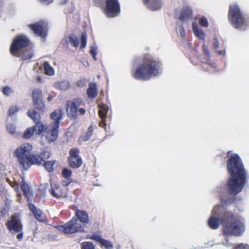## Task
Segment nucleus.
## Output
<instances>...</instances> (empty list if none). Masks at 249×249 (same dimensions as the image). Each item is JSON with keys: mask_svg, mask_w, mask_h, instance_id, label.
<instances>
[{"mask_svg": "<svg viewBox=\"0 0 249 249\" xmlns=\"http://www.w3.org/2000/svg\"><path fill=\"white\" fill-rule=\"evenodd\" d=\"M233 218L231 212L225 210L221 206H215L208 220V225L213 229H217L221 223L223 225V232L226 243H223L225 247H230L232 245L233 235Z\"/></svg>", "mask_w": 249, "mask_h": 249, "instance_id": "obj_1", "label": "nucleus"}, {"mask_svg": "<svg viewBox=\"0 0 249 249\" xmlns=\"http://www.w3.org/2000/svg\"><path fill=\"white\" fill-rule=\"evenodd\" d=\"M161 73V68L159 61L151 56H146L141 64L136 69L133 76L139 80H148Z\"/></svg>", "mask_w": 249, "mask_h": 249, "instance_id": "obj_2", "label": "nucleus"}, {"mask_svg": "<svg viewBox=\"0 0 249 249\" xmlns=\"http://www.w3.org/2000/svg\"><path fill=\"white\" fill-rule=\"evenodd\" d=\"M249 176L241 159L234 153V204L236 200L235 196L241 192L248 182Z\"/></svg>", "mask_w": 249, "mask_h": 249, "instance_id": "obj_3", "label": "nucleus"}, {"mask_svg": "<svg viewBox=\"0 0 249 249\" xmlns=\"http://www.w3.org/2000/svg\"><path fill=\"white\" fill-rule=\"evenodd\" d=\"M29 43V40L24 35L17 36L14 39L10 48V53L13 55L20 57L21 56L23 60H28L32 57L33 54L31 51H28L21 54V50L27 47Z\"/></svg>", "mask_w": 249, "mask_h": 249, "instance_id": "obj_4", "label": "nucleus"}, {"mask_svg": "<svg viewBox=\"0 0 249 249\" xmlns=\"http://www.w3.org/2000/svg\"><path fill=\"white\" fill-rule=\"evenodd\" d=\"M33 150L32 145L29 143H24L17 147L13 153L14 157L25 170L29 169L30 158Z\"/></svg>", "mask_w": 249, "mask_h": 249, "instance_id": "obj_5", "label": "nucleus"}, {"mask_svg": "<svg viewBox=\"0 0 249 249\" xmlns=\"http://www.w3.org/2000/svg\"><path fill=\"white\" fill-rule=\"evenodd\" d=\"M56 228L59 231L67 234L84 231V227L78 222V220L75 217H73L63 225L57 226Z\"/></svg>", "mask_w": 249, "mask_h": 249, "instance_id": "obj_6", "label": "nucleus"}, {"mask_svg": "<svg viewBox=\"0 0 249 249\" xmlns=\"http://www.w3.org/2000/svg\"><path fill=\"white\" fill-rule=\"evenodd\" d=\"M249 27V19L242 13L238 6L234 5V27L241 31Z\"/></svg>", "mask_w": 249, "mask_h": 249, "instance_id": "obj_7", "label": "nucleus"}, {"mask_svg": "<svg viewBox=\"0 0 249 249\" xmlns=\"http://www.w3.org/2000/svg\"><path fill=\"white\" fill-rule=\"evenodd\" d=\"M227 169L230 177L228 180L225 190L228 193L233 194V154L232 151L228 153Z\"/></svg>", "mask_w": 249, "mask_h": 249, "instance_id": "obj_8", "label": "nucleus"}, {"mask_svg": "<svg viewBox=\"0 0 249 249\" xmlns=\"http://www.w3.org/2000/svg\"><path fill=\"white\" fill-rule=\"evenodd\" d=\"M120 11V5L117 0H106V6L104 9V13L107 18L115 17Z\"/></svg>", "mask_w": 249, "mask_h": 249, "instance_id": "obj_9", "label": "nucleus"}, {"mask_svg": "<svg viewBox=\"0 0 249 249\" xmlns=\"http://www.w3.org/2000/svg\"><path fill=\"white\" fill-rule=\"evenodd\" d=\"M33 104L37 109L43 110L45 107V104L43 100L42 90L39 89H35L32 93Z\"/></svg>", "mask_w": 249, "mask_h": 249, "instance_id": "obj_10", "label": "nucleus"}, {"mask_svg": "<svg viewBox=\"0 0 249 249\" xmlns=\"http://www.w3.org/2000/svg\"><path fill=\"white\" fill-rule=\"evenodd\" d=\"M58 123L51 124L45 129L44 137L45 140L48 142H51L55 140L58 137Z\"/></svg>", "mask_w": 249, "mask_h": 249, "instance_id": "obj_11", "label": "nucleus"}, {"mask_svg": "<svg viewBox=\"0 0 249 249\" xmlns=\"http://www.w3.org/2000/svg\"><path fill=\"white\" fill-rule=\"evenodd\" d=\"M6 225L11 232H20L22 230V225L18 214L13 215L11 219L8 221Z\"/></svg>", "mask_w": 249, "mask_h": 249, "instance_id": "obj_12", "label": "nucleus"}, {"mask_svg": "<svg viewBox=\"0 0 249 249\" xmlns=\"http://www.w3.org/2000/svg\"><path fill=\"white\" fill-rule=\"evenodd\" d=\"M81 103L82 99L80 98L75 99L67 102L66 111L69 117L74 118L77 116L78 107Z\"/></svg>", "mask_w": 249, "mask_h": 249, "instance_id": "obj_13", "label": "nucleus"}, {"mask_svg": "<svg viewBox=\"0 0 249 249\" xmlns=\"http://www.w3.org/2000/svg\"><path fill=\"white\" fill-rule=\"evenodd\" d=\"M28 26L38 36L41 38H45L46 36L47 35V26L45 22H41L29 24Z\"/></svg>", "mask_w": 249, "mask_h": 249, "instance_id": "obj_14", "label": "nucleus"}, {"mask_svg": "<svg viewBox=\"0 0 249 249\" xmlns=\"http://www.w3.org/2000/svg\"><path fill=\"white\" fill-rule=\"evenodd\" d=\"M50 193L53 196L57 198H64L68 195L67 188L56 184H51Z\"/></svg>", "mask_w": 249, "mask_h": 249, "instance_id": "obj_15", "label": "nucleus"}, {"mask_svg": "<svg viewBox=\"0 0 249 249\" xmlns=\"http://www.w3.org/2000/svg\"><path fill=\"white\" fill-rule=\"evenodd\" d=\"M69 165L73 168H79L82 163V160L79 156V151L77 149H72L70 151Z\"/></svg>", "mask_w": 249, "mask_h": 249, "instance_id": "obj_16", "label": "nucleus"}, {"mask_svg": "<svg viewBox=\"0 0 249 249\" xmlns=\"http://www.w3.org/2000/svg\"><path fill=\"white\" fill-rule=\"evenodd\" d=\"M245 229L244 219L240 217H234V236H240L243 235Z\"/></svg>", "mask_w": 249, "mask_h": 249, "instance_id": "obj_17", "label": "nucleus"}, {"mask_svg": "<svg viewBox=\"0 0 249 249\" xmlns=\"http://www.w3.org/2000/svg\"><path fill=\"white\" fill-rule=\"evenodd\" d=\"M29 206L30 210L33 213L35 218L38 221L40 222H44L45 220V216L40 210L37 209L35 206L32 204H29Z\"/></svg>", "mask_w": 249, "mask_h": 249, "instance_id": "obj_18", "label": "nucleus"}, {"mask_svg": "<svg viewBox=\"0 0 249 249\" xmlns=\"http://www.w3.org/2000/svg\"><path fill=\"white\" fill-rule=\"evenodd\" d=\"M145 4L150 10L158 11L161 8L162 2L161 0H150Z\"/></svg>", "mask_w": 249, "mask_h": 249, "instance_id": "obj_19", "label": "nucleus"}, {"mask_svg": "<svg viewBox=\"0 0 249 249\" xmlns=\"http://www.w3.org/2000/svg\"><path fill=\"white\" fill-rule=\"evenodd\" d=\"M75 216H77V219H79L80 221L84 224H88L89 221V217L88 213L82 210H78L75 212Z\"/></svg>", "mask_w": 249, "mask_h": 249, "instance_id": "obj_20", "label": "nucleus"}, {"mask_svg": "<svg viewBox=\"0 0 249 249\" xmlns=\"http://www.w3.org/2000/svg\"><path fill=\"white\" fill-rule=\"evenodd\" d=\"M108 110V107L106 105L102 104L99 105V115L102 119V121L100 123L101 127H104L105 125L104 121L106 118V115Z\"/></svg>", "mask_w": 249, "mask_h": 249, "instance_id": "obj_21", "label": "nucleus"}, {"mask_svg": "<svg viewBox=\"0 0 249 249\" xmlns=\"http://www.w3.org/2000/svg\"><path fill=\"white\" fill-rule=\"evenodd\" d=\"M192 29L194 34L197 38L201 40L205 39V34L201 28L198 27L196 23H192Z\"/></svg>", "mask_w": 249, "mask_h": 249, "instance_id": "obj_22", "label": "nucleus"}, {"mask_svg": "<svg viewBox=\"0 0 249 249\" xmlns=\"http://www.w3.org/2000/svg\"><path fill=\"white\" fill-rule=\"evenodd\" d=\"M63 116V110L61 109H57L52 112L50 115V118L54 122L52 124H54L56 122L58 123V127L60 121L62 119Z\"/></svg>", "mask_w": 249, "mask_h": 249, "instance_id": "obj_23", "label": "nucleus"}, {"mask_svg": "<svg viewBox=\"0 0 249 249\" xmlns=\"http://www.w3.org/2000/svg\"><path fill=\"white\" fill-rule=\"evenodd\" d=\"M54 87L60 90H66L70 87V83L68 80H62L54 83Z\"/></svg>", "mask_w": 249, "mask_h": 249, "instance_id": "obj_24", "label": "nucleus"}, {"mask_svg": "<svg viewBox=\"0 0 249 249\" xmlns=\"http://www.w3.org/2000/svg\"><path fill=\"white\" fill-rule=\"evenodd\" d=\"M88 97L90 98H94L97 95V86L95 83H91L89 85L87 90Z\"/></svg>", "mask_w": 249, "mask_h": 249, "instance_id": "obj_25", "label": "nucleus"}, {"mask_svg": "<svg viewBox=\"0 0 249 249\" xmlns=\"http://www.w3.org/2000/svg\"><path fill=\"white\" fill-rule=\"evenodd\" d=\"M43 159H42L40 154H31V158L30 159V163L29 165V168L33 164H42L44 162Z\"/></svg>", "mask_w": 249, "mask_h": 249, "instance_id": "obj_26", "label": "nucleus"}, {"mask_svg": "<svg viewBox=\"0 0 249 249\" xmlns=\"http://www.w3.org/2000/svg\"><path fill=\"white\" fill-rule=\"evenodd\" d=\"M192 15V10L190 8L183 9L180 14V19L182 21L187 20L190 18Z\"/></svg>", "mask_w": 249, "mask_h": 249, "instance_id": "obj_27", "label": "nucleus"}, {"mask_svg": "<svg viewBox=\"0 0 249 249\" xmlns=\"http://www.w3.org/2000/svg\"><path fill=\"white\" fill-rule=\"evenodd\" d=\"M27 115L33 120L35 124L40 122L41 116L40 114L33 109L29 110L27 112Z\"/></svg>", "mask_w": 249, "mask_h": 249, "instance_id": "obj_28", "label": "nucleus"}, {"mask_svg": "<svg viewBox=\"0 0 249 249\" xmlns=\"http://www.w3.org/2000/svg\"><path fill=\"white\" fill-rule=\"evenodd\" d=\"M21 188L28 200L32 197V192L31 191L28 185L25 182H22V184L21 185Z\"/></svg>", "mask_w": 249, "mask_h": 249, "instance_id": "obj_29", "label": "nucleus"}, {"mask_svg": "<svg viewBox=\"0 0 249 249\" xmlns=\"http://www.w3.org/2000/svg\"><path fill=\"white\" fill-rule=\"evenodd\" d=\"M44 73L48 75L53 76L54 74V69L49 64L48 62L45 61L43 64Z\"/></svg>", "mask_w": 249, "mask_h": 249, "instance_id": "obj_30", "label": "nucleus"}, {"mask_svg": "<svg viewBox=\"0 0 249 249\" xmlns=\"http://www.w3.org/2000/svg\"><path fill=\"white\" fill-rule=\"evenodd\" d=\"M35 133L36 134L40 135L44 131L45 126L41 122L36 123L35 126L33 127Z\"/></svg>", "mask_w": 249, "mask_h": 249, "instance_id": "obj_31", "label": "nucleus"}, {"mask_svg": "<svg viewBox=\"0 0 249 249\" xmlns=\"http://www.w3.org/2000/svg\"><path fill=\"white\" fill-rule=\"evenodd\" d=\"M67 42L71 44L74 47L79 45V40L78 38L74 36H70L67 38Z\"/></svg>", "mask_w": 249, "mask_h": 249, "instance_id": "obj_32", "label": "nucleus"}, {"mask_svg": "<svg viewBox=\"0 0 249 249\" xmlns=\"http://www.w3.org/2000/svg\"><path fill=\"white\" fill-rule=\"evenodd\" d=\"M86 238L88 239L93 240L99 243H100L102 240L103 239L101 236H100V235H99L96 233H94L91 235V234L87 235Z\"/></svg>", "mask_w": 249, "mask_h": 249, "instance_id": "obj_33", "label": "nucleus"}, {"mask_svg": "<svg viewBox=\"0 0 249 249\" xmlns=\"http://www.w3.org/2000/svg\"><path fill=\"white\" fill-rule=\"evenodd\" d=\"M6 130L8 133L11 135L16 134V128L15 125L12 123H9L6 125Z\"/></svg>", "mask_w": 249, "mask_h": 249, "instance_id": "obj_34", "label": "nucleus"}, {"mask_svg": "<svg viewBox=\"0 0 249 249\" xmlns=\"http://www.w3.org/2000/svg\"><path fill=\"white\" fill-rule=\"evenodd\" d=\"M55 163V161L53 160L48 161L47 162L44 161L43 163L44 165L45 168L48 172H51L53 170V166Z\"/></svg>", "mask_w": 249, "mask_h": 249, "instance_id": "obj_35", "label": "nucleus"}, {"mask_svg": "<svg viewBox=\"0 0 249 249\" xmlns=\"http://www.w3.org/2000/svg\"><path fill=\"white\" fill-rule=\"evenodd\" d=\"M100 244L104 246L106 249H112L113 248V245L111 242L107 240L103 239Z\"/></svg>", "mask_w": 249, "mask_h": 249, "instance_id": "obj_36", "label": "nucleus"}, {"mask_svg": "<svg viewBox=\"0 0 249 249\" xmlns=\"http://www.w3.org/2000/svg\"><path fill=\"white\" fill-rule=\"evenodd\" d=\"M35 133L33 127L28 128L24 132L23 137L25 139H29Z\"/></svg>", "mask_w": 249, "mask_h": 249, "instance_id": "obj_37", "label": "nucleus"}, {"mask_svg": "<svg viewBox=\"0 0 249 249\" xmlns=\"http://www.w3.org/2000/svg\"><path fill=\"white\" fill-rule=\"evenodd\" d=\"M82 249H95V246L92 242H85L81 244Z\"/></svg>", "mask_w": 249, "mask_h": 249, "instance_id": "obj_38", "label": "nucleus"}, {"mask_svg": "<svg viewBox=\"0 0 249 249\" xmlns=\"http://www.w3.org/2000/svg\"><path fill=\"white\" fill-rule=\"evenodd\" d=\"M87 45V34L86 32L82 33L81 36V48H84Z\"/></svg>", "mask_w": 249, "mask_h": 249, "instance_id": "obj_39", "label": "nucleus"}, {"mask_svg": "<svg viewBox=\"0 0 249 249\" xmlns=\"http://www.w3.org/2000/svg\"><path fill=\"white\" fill-rule=\"evenodd\" d=\"M93 131V128L91 126H89L88 128V131L86 133V135L82 137H81V139L84 141H88L89 138L90 137V136L92 135Z\"/></svg>", "mask_w": 249, "mask_h": 249, "instance_id": "obj_40", "label": "nucleus"}, {"mask_svg": "<svg viewBox=\"0 0 249 249\" xmlns=\"http://www.w3.org/2000/svg\"><path fill=\"white\" fill-rule=\"evenodd\" d=\"M204 68L208 69L209 71H214L216 69V65L214 63L208 62L204 65Z\"/></svg>", "mask_w": 249, "mask_h": 249, "instance_id": "obj_41", "label": "nucleus"}, {"mask_svg": "<svg viewBox=\"0 0 249 249\" xmlns=\"http://www.w3.org/2000/svg\"><path fill=\"white\" fill-rule=\"evenodd\" d=\"M71 170H69L68 169H67V168H64L63 170V171H62V175L63 176V177L65 178H69V179H71Z\"/></svg>", "mask_w": 249, "mask_h": 249, "instance_id": "obj_42", "label": "nucleus"}, {"mask_svg": "<svg viewBox=\"0 0 249 249\" xmlns=\"http://www.w3.org/2000/svg\"><path fill=\"white\" fill-rule=\"evenodd\" d=\"M97 49V47L96 46L93 45L90 47V53L91 55L92 56L93 59L95 61L97 60V57H96Z\"/></svg>", "mask_w": 249, "mask_h": 249, "instance_id": "obj_43", "label": "nucleus"}, {"mask_svg": "<svg viewBox=\"0 0 249 249\" xmlns=\"http://www.w3.org/2000/svg\"><path fill=\"white\" fill-rule=\"evenodd\" d=\"M199 23L203 27H207L209 26V22L205 17H202L199 18Z\"/></svg>", "mask_w": 249, "mask_h": 249, "instance_id": "obj_44", "label": "nucleus"}, {"mask_svg": "<svg viewBox=\"0 0 249 249\" xmlns=\"http://www.w3.org/2000/svg\"><path fill=\"white\" fill-rule=\"evenodd\" d=\"M228 17L231 23L233 24V10L231 6H230Z\"/></svg>", "mask_w": 249, "mask_h": 249, "instance_id": "obj_45", "label": "nucleus"}, {"mask_svg": "<svg viewBox=\"0 0 249 249\" xmlns=\"http://www.w3.org/2000/svg\"><path fill=\"white\" fill-rule=\"evenodd\" d=\"M2 92L5 95L9 96L13 92V90L11 88L7 86L3 88Z\"/></svg>", "mask_w": 249, "mask_h": 249, "instance_id": "obj_46", "label": "nucleus"}, {"mask_svg": "<svg viewBox=\"0 0 249 249\" xmlns=\"http://www.w3.org/2000/svg\"><path fill=\"white\" fill-rule=\"evenodd\" d=\"M18 108L17 106H12L9 109L8 114L10 116H12L14 113L17 112Z\"/></svg>", "mask_w": 249, "mask_h": 249, "instance_id": "obj_47", "label": "nucleus"}, {"mask_svg": "<svg viewBox=\"0 0 249 249\" xmlns=\"http://www.w3.org/2000/svg\"><path fill=\"white\" fill-rule=\"evenodd\" d=\"M42 159H43V160L44 161H45V160H47L49 158L50 156V153L48 151H43L42 152H41L40 154Z\"/></svg>", "mask_w": 249, "mask_h": 249, "instance_id": "obj_48", "label": "nucleus"}, {"mask_svg": "<svg viewBox=\"0 0 249 249\" xmlns=\"http://www.w3.org/2000/svg\"><path fill=\"white\" fill-rule=\"evenodd\" d=\"M71 182V179L65 178L62 181V187H66Z\"/></svg>", "mask_w": 249, "mask_h": 249, "instance_id": "obj_49", "label": "nucleus"}, {"mask_svg": "<svg viewBox=\"0 0 249 249\" xmlns=\"http://www.w3.org/2000/svg\"><path fill=\"white\" fill-rule=\"evenodd\" d=\"M234 249H249V246L241 243L234 248Z\"/></svg>", "mask_w": 249, "mask_h": 249, "instance_id": "obj_50", "label": "nucleus"}, {"mask_svg": "<svg viewBox=\"0 0 249 249\" xmlns=\"http://www.w3.org/2000/svg\"><path fill=\"white\" fill-rule=\"evenodd\" d=\"M76 85L79 87H83L86 85L85 80L84 79H80L76 82Z\"/></svg>", "mask_w": 249, "mask_h": 249, "instance_id": "obj_51", "label": "nucleus"}, {"mask_svg": "<svg viewBox=\"0 0 249 249\" xmlns=\"http://www.w3.org/2000/svg\"><path fill=\"white\" fill-rule=\"evenodd\" d=\"M203 51L207 56H210L209 49L208 47L205 45L204 43L203 45Z\"/></svg>", "mask_w": 249, "mask_h": 249, "instance_id": "obj_52", "label": "nucleus"}, {"mask_svg": "<svg viewBox=\"0 0 249 249\" xmlns=\"http://www.w3.org/2000/svg\"><path fill=\"white\" fill-rule=\"evenodd\" d=\"M219 46L218 42L216 39L213 40V46L214 49H216Z\"/></svg>", "mask_w": 249, "mask_h": 249, "instance_id": "obj_53", "label": "nucleus"}, {"mask_svg": "<svg viewBox=\"0 0 249 249\" xmlns=\"http://www.w3.org/2000/svg\"><path fill=\"white\" fill-rule=\"evenodd\" d=\"M179 33L181 36H184L185 35V32L184 30L182 27H179Z\"/></svg>", "mask_w": 249, "mask_h": 249, "instance_id": "obj_54", "label": "nucleus"}, {"mask_svg": "<svg viewBox=\"0 0 249 249\" xmlns=\"http://www.w3.org/2000/svg\"><path fill=\"white\" fill-rule=\"evenodd\" d=\"M23 237V233L21 231H20V233H18L17 235V238L19 240H20L22 239Z\"/></svg>", "mask_w": 249, "mask_h": 249, "instance_id": "obj_55", "label": "nucleus"}, {"mask_svg": "<svg viewBox=\"0 0 249 249\" xmlns=\"http://www.w3.org/2000/svg\"><path fill=\"white\" fill-rule=\"evenodd\" d=\"M53 97L51 95V94H49L47 100L48 102H50L52 100V99H53Z\"/></svg>", "mask_w": 249, "mask_h": 249, "instance_id": "obj_56", "label": "nucleus"}, {"mask_svg": "<svg viewBox=\"0 0 249 249\" xmlns=\"http://www.w3.org/2000/svg\"><path fill=\"white\" fill-rule=\"evenodd\" d=\"M78 111L81 114H84L85 113V110L84 108H79Z\"/></svg>", "mask_w": 249, "mask_h": 249, "instance_id": "obj_57", "label": "nucleus"}, {"mask_svg": "<svg viewBox=\"0 0 249 249\" xmlns=\"http://www.w3.org/2000/svg\"><path fill=\"white\" fill-rule=\"evenodd\" d=\"M42 1L46 3H50L53 1V0H41Z\"/></svg>", "mask_w": 249, "mask_h": 249, "instance_id": "obj_58", "label": "nucleus"}, {"mask_svg": "<svg viewBox=\"0 0 249 249\" xmlns=\"http://www.w3.org/2000/svg\"><path fill=\"white\" fill-rule=\"evenodd\" d=\"M83 65L86 67H88L89 66V62L86 61L84 62Z\"/></svg>", "mask_w": 249, "mask_h": 249, "instance_id": "obj_59", "label": "nucleus"}, {"mask_svg": "<svg viewBox=\"0 0 249 249\" xmlns=\"http://www.w3.org/2000/svg\"><path fill=\"white\" fill-rule=\"evenodd\" d=\"M67 2V0H61V3L63 4L66 3Z\"/></svg>", "mask_w": 249, "mask_h": 249, "instance_id": "obj_60", "label": "nucleus"}, {"mask_svg": "<svg viewBox=\"0 0 249 249\" xmlns=\"http://www.w3.org/2000/svg\"><path fill=\"white\" fill-rule=\"evenodd\" d=\"M15 189L17 191V192H18V189H19V187L18 185H16L15 187Z\"/></svg>", "mask_w": 249, "mask_h": 249, "instance_id": "obj_61", "label": "nucleus"}, {"mask_svg": "<svg viewBox=\"0 0 249 249\" xmlns=\"http://www.w3.org/2000/svg\"><path fill=\"white\" fill-rule=\"evenodd\" d=\"M218 53L219 54H223L224 53V52L223 51H220L218 52Z\"/></svg>", "mask_w": 249, "mask_h": 249, "instance_id": "obj_62", "label": "nucleus"}, {"mask_svg": "<svg viewBox=\"0 0 249 249\" xmlns=\"http://www.w3.org/2000/svg\"><path fill=\"white\" fill-rule=\"evenodd\" d=\"M37 81H39V82H41V77H40V76H38V77H37Z\"/></svg>", "mask_w": 249, "mask_h": 249, "instance_id": "obj_63", "label": "nucleus"}, {"mask_svg": "<svg viewBox=\"0 0 249 249\" xmlns=\"http://www.w3.org/2000/svg\"><path fill=\"white\" fill-rule=\"evenodd\" d=\"M150 0H143L144 3L145 4L147 3Z\"/></svg>", "mask_w": 249, "mask_h": 249, "instance_id": "obj_64", "label": "nucleus"}]
</instances>
